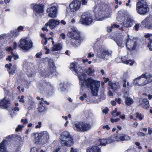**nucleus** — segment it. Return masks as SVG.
<instances>
[{"label":"nucleus","mask_w":152,"mask_h":152,"mask_svg":"<svg viewBox=\"0 0 152 152\" xmlns=\"http://www.w3.org/2000/svg\"><path fill=\"white\" fill-rule=\"evenodd\" d=\"M136 117L138 118L140 120H141L143 118V116L141 114L139 113H136Z\"/></svg>","instance_id":"obj_41"},{"label":"nucleus","mask_w":152,"mask_h":152,"mask_svg":"<svg viewBox=\"0 0 152 152\" xmlns=\"http://www.w3.org/2000/svg\"><path fill=\"white\" fill-rule=\"evenodd\" d=\"M68 35L71 38V43L74 47L79 46L84 40L80 35V31L76 27H71Z\"/></svg>","instance_id":"obj_3"},{"label":"nucleus","mask_w":152,"mask_h":152,"mask_svg":"<svg viewBox=\"0 0 152 152\" xmlns=\"http://www.w3.org/2000/svg\"><path fill=\"white\" fill-rule=\"evenodd\" d=\"M33 7L34 12L37 14L41 13L44 11V7L42 4H35Z\"/></svg>","instance_id":"obj_20"},{"label":"nucleus","mask_w":152,"mask_h":152,"mask_svg":"<svg viewBox=\"0 0 152 152\" xmlns=\"http://www.w3.org/2000/svg\"><path fill=\"white\" fill-rule=\"evenodd\" d=\"M94 70L91 67H89L86 71V72L90 76H93L94 75Z\"/></svg>","instance_id":"obj_38"},{"label":"nucleus","mask_w":152,"mask_h":152,"mask_svg":"<svg viewBox=\"0 0 152 152\" xmlns=\"http://www.w3.org/2000/svg\"><path fill=\"white\" fill-rule=\"evenodd\" d=\"M144 97L145 98L146 96H147L148 97L149 99H150L152 98V95L149 94L147 95V94L146 93L143 94Z\"/></svg>","instance_id":"obj_48"},{"label":"nucleus","mask_w":152,"mask_h":152,"mask_svg":"<svg viewBox=\"0 0 152 152\" xmlns=\"http://www.w3.org/2000/svg\"><path fill=\"white\" fill-rule=\"evenodd\" d=\"M129 77V75L128 72H126L124 73L123 77L125 78H127Z\"/></svg>","instance_id":"obj_52"},{"label":"nucleus","mask_w":152,"mask_h":152,"mask_svg":"<svg viewBox=\"0 0 152 152\" xmlns=\"http://www.w3.org/2000/svg\"><path fill=\"white\" fill-rule=\"evenodd\" d=\"M119 134L118 135H113L108 138V141L111 142H114L116 141H120L119 138Z\"/></svg>","instance_id":"obj_32"},{"label":"nucleus","mask_w":152,"mask_h":152,"mask_svg":"<svg viewBox=\"0 0 152 152\" xmlns=\"http://www.w3.org/2000/svg\"><path fill=\"white\" fill-rule=\"evenodd\" d=\"M136 10L138 13L144 15L148 12L149 9L147 3L139 1L136 5Z\"/></svg>","instance_id":"obj_6"},{"label":"nucleus","mask_w":152,"mask_h":152,"mask_svg":"<svg viewBox=\"0 0 152 152\" xmlns=\"http://www.w3.org/2000/svg\"><path fill=\"white\" fill-rule=\"evenodd\" d=\"M137 134L139 136H144L145 135V134L142 132H138L137 133Z\"/></svg>","instance_id":"obj_53"},{"label":"nucleus","mask_w":152,"mask_h":152,"mask_svg":"<svg viewBox=\"0 0 152 152\" xmlns=\"http://www.w3.org/2000/svg\"><path fill=\"white\" fill-rule=\"evenodd\" d=\"M73 128L77 132H85L90 129L91 125L88 122H77L73 124Z\"/></svg>","instance_id":"obj_5"},{"label":"nucleus","mask_w":152,"mask_h":152,"mask_svg":"<svg viewBox=\"0 0 152 152\" xmlns=\"http://www.w3.org/2000/svg\"><path fill=\"white\" fill-rule=\"evenodd\" d=\"M87 152H101V151L99 147L94 145L89 147L87 149Z\"/></svg>","instance_id":"obj_28"},{"label":"nucleus","mask_w":152,"mask_h":152,"mask_svg":"<svg viewBox=\"0 0 152 152\" xmlns=\"http://www.w3.org/2000/svg\"><path fill=\"white\" fill-rule=\"evenodd\" d=\"M152 44V39H150V43L148 45V47L149 48V50L150 51L152 50V48H151V44Z\"/></svg>","instance_id":"obj_46"},{"label":"nucleus","mask_w":152,"mask_h":152,"mask_svg":"<svg viewBox=\"0 0 152 152\" xmlns=\"http://www.w3.org/2000/svg\"><path fill=\"white\" fill-rule=\"evenodd\" d=\"M127 16V12L124 10H121L118 11L117 18L119 22H122Z\"/></svg>","instance_id":"obj_22"},{"label":"nucleus","mask_w":152,"mask_h":152,"mask_svg":"<svg viewBox=\"0 0 152 152\" xmlns=\"http://www.w3.org/2000/svg\"><path fill=\"white\" fill-rule=\"evenodd\" d=\"M81 2L79 1H74L69 4V7L72 12H75L78 10L80 8Z\"/></svg>","instance_id":"obj_16"},{"label":"nucleus","mask_w":152,"mask_h":152,"mask_svg":"<svg viewBox=\"0 0 152 152\" xmlns=\"http://www.w3.org/2000/svg\"><path fill=\"white\" fill-rule=\"evenodd\" d=\"M139 106L147 109L149 107V102L147 99L144 97L140 99L139 101Z\"/></svg>","instance_id":"obj_21"},{"label":"nucleus","mask_w":152,"mask_h":152,"mask_svg":"<svg viewBox=\"0 0 152 152\" xmlns=\"http://www.w3.org/2000/svg\"><path fill=\"white\" fill-rule=\"evenodd\" d=\"M143 74L145 76L146 85L152 82V75L148 73H144Z\"/></svg>","instance_id":"obj_30"},{"label":"nucleus","mask_w":152,"mask_h":152,"mask_svg":"<svg viewBox=\"0 0 152 152\" xmlns=\"http://www.w3.org/2000/svg\"><path fill=\"white\" fill-rule=\"evenodd\" d=\"M121 22V24L123 25L124 27H129L133 25V20L131 18L127 16L122 22Z\"/></svg>","instance_id":"obj_18"},{"label":"nucleus","mask_w":152,"mask_h":152,"mask_svg":"<svg viewBox=\"0 0 152 152\" xmlns=\"http://www.w3.org/2000/svg\"><path fill=\"white\" fill-rule=\"evenodd\" d=\"M120 141L128 140L130 139L131 138L129 136L126 135H121L119 134Z\"/></svg>","instance_id":"obj_35"},{"label":"nucleus","mask_w":152,"mask_h":152,"mask_svg":"<svg viewBox=\"0 0 152 152\" xmlns=\"http://www.w3.org/2000/svg\"><path fill=\"white\" fill-rule=\"evenodd\" d=\"M136 42L135 39H132L128 38L127 40L126 46L128 50L131 51L134 50L136 46Z\"/></svg>","instance_id":"obj_15"},{"label":"nucleus","mask_w":152,"mask_h":152,"mask_svg":"<svg viewBox=\"0 0 152 152\" xmlns=\"http://www.w3.org/2000/svg\"><path fill=\"white\" fill-rule=\"evenodd\" d=\"M24 27L22 26H20L18 28V31H22L23 30Z\"/></svg>","instance_id":"obj_51"},{"label":"nucleus","mask_w":152,"mask_h":152,"mask_svg":"<svg viewBox=\"0 0 152 152\" xmlns=\"http://www.w3.org/2000/svg\"><path fill=\"white\" fill-rule=\"evenodd\" d=\"M140 27L139 24H136L134 27L136 31H138V29Z\"/></svg>","instance_id":"obj_57"},{"label":"nucleus","mask_w":152,"mask_h":152,"mask_svg":"<svg viewBox=\"0 0 152 152\" xmlns=\"http://www.w3.org/2000/svg\"><path fill=\"white\" fill-rule=\"evenodd\" d=\"M70 69L72 70H74V74L77 76L78 77L79 75H80L81 74L84 72L83 70L75 62H73L71 64Z\"/></svg>","instance_id":"obj_11"},{"label":"nucleus","mask_w":152,"mask_h":152,"mask_svg":"<svg viewBox=\"0 0 152 152\" xmlns=\"http://www.w3.org/2000/svg\"><path fill=\"white\" fill-rule=\"evenodd\" d=\"M118 28L119 27V26L118 25L115 23L111 27L108 26L107 27V30L108 32H110L112 31V29L113 28Z\"/></svg>","instance_id":"obj_40"},{"label":"nucleus","mask_w":152,"mask_h":152,"mask_svg":"<svg viewBox=\"0 0 152 152\" xmlns=\"http://www.w3.org/2000/svg\"><path fill=\"white\" fill-rule=\"evenodd\" d=\"M12 66V64L11 63H9V64H6L5 66L6 68L8 69V71L10 74L13 75L15 73L16 67L15 65H14L12 68H11Z\"/></svg>","instance_id":"obj_25"},{"label":"nucleus","mask_w":152,"mask_h":152,"mask_svg":"<svg viewBox=\"0 0 152 152\" xmlns=\"http://www.w3.org/2000/svg\"><path fill=\"white\" fill-rule=\"evenodd\" d=\"M62 45L60 44H56L53 45V47L50 48L51 51H58L60 50L62 48Z\"/></svg>","instance_id":"obj_31"},{"label":"nucleus","mask_w":152,"mask_h":152,"mask_svg":"<svg viewBox=\"0 0 152 152\" xmlns=\"http://www.w3.org/2000/svg\"><path fill=\"white\" fill-rule=\"evenodd\" d=\"M60 139L61 144L63 146H70L73 144L72 137L67 131H64L61 134Z\"/></svg>","instance_id":"obj_4"},{"label":"nucleus","mask_w":152,"mask_h":152,"mask_svg":"<svg viewBox=\"0 0 152 152\" xmlns=\"http://www.w3.org/2000/svg\"><path fill=\"white\" fill-rule=\"evenodd\" d=\"M21 122L22 123H23V124H27L28 122L27 121V119L26 118L25 119V120L22 119L21 120Z\"/></svg>","instance_id":"obj_63"},{"label":"nucleus","mask_w":152,"mask_h":152,"mask_svg":"<svg viewBox=\"0 0 152 152\" xmlns=\"http://www.w3.org/2000/svg\"><path fill=\"white\" fill-rule=\"evenodd\" d=\"M23 127V125H19L18 126V127L16 128L15 130L17 132H18Z\"/></svg>","instance_id":"obj_44"},{"label":"nucleus","mask_w":152,"mask_h":152,"mask_svg":"<svg viewBox=\"0 0 152 152\" xmlns=\"http://www.w3.org/2000/svg\"><path fill=\"white\" fill-rule=\"evenodd\" d=\"M11 54L12 55V57H14V59L15 60H16L18 59L19 58L18 56V55H15L13 53V51L11 52Z\"/></svg>","instance_id":"obj_45"},{"label":"nucleus","mask_w":152,"mask_h":152,"mask_svg":"<svg viewBox=\"0 0 152 152\" xmlns=\"http://www.w3.org/2000/svg\"><path fill=\"white\" fill-rule=\"evenodd\" d=\"M19 47L23 50H28L32 46V42L30 39L26 38L21 39L20 40Z\"/></svg>","instance_id":"obj_8"},{"label":"nucleus","mask_w":152,"mask_h":152,"mask_svg":"<svg viewBox=\"0 0 152 152\" xmlns=\"http://www.w3.org/2000/svg\"><path fill=\"white\" fill-rule=\"evenodd\" d=\"M6 50L7 51H12V50H13V49L11 47H9L8 48H7L6 49Z\"/></svg>","instance_id":"obj_61"},{"label":"nucleus","mask_w":152,"mask_h":152,"mask_svg":"<svg viewBox=\"0 0 152 152\" xmlns=\"http://www.w3.org/2000/svg\"><path fill=\"white\" fill-rule=\"evenodd\" d=\"M56 4H53L51 7L48 8L47 12L48 13V16L52 18H56L57 16V6Z\"/></svg>","instance_id":"obj_12"},{"label":"nucleus","mask_w":152,"mask_h":152,"mask_svg":"<svg viewBox=\"0 0 152 152\" xmlns=\"http://www.w3.org/2000/svg\"><path fill=\"white\" fill-rule=\"evenodd\" d=\"M32 137L33 138L34 141L36 144H38L41 139V137H40L39 133H35L32 134Z\"/></svg>","instance_id":"obj_33"},{"label":"nucleus","mask_w":152,"mask_h":152,"mask_svg":"<svg viewBox=\"0 0 152 152\" xmlns=\"http://www.w3.org/2000/svg\"><path fill=\"white\" fill-rule=\"evenodd\" d=\"M133 102V101L132 99L130 97H127L125 99V104L128 106H130Z\"/></svg>","instance_id":"obj_37"},{"label":"nucleus","mask_w":152,"mask_h":152,"mask_svg":"<svg viewBox=\"0 0 152 152\" xmlns=\"http://www.w3.org/2000/svg\"><path fill=\"white\" fill-rule=\"evenodd\" d=\"M112 52L109 51L103 48H99L97 52V56L100 58L107 60L111 56Z\"/></svg>","instance_id":"obj_7"},{"label":"nucleus","mask_w":152,"mask_h":152,"mask_svg":"<svg viewBox=\"0 0 152 152\" xmlns=\"http://www.w3.org/2000/svg\"><path fill=\"white\" fill-rule=\"evenodd\" d=\"M120 119L119 118H117L116 119H113L111 118V121L112 123H114V122H117L118 121L120 120Z\"/></svg>","instance_id":"obj_50"},{"label":"nucleus","mask_w":152,"mask_h":152,"mask_svg":"<svg viewBox=\"0 0 152 152\" xmlns=\"http://www.w3.org/2000/svg\"><path fill=\"white\" fill-rule=\"evenodd\" d=\"M38 111L40 112L44 111L45 110V107L44 105V104L42 102H40L37 108Z\"/></svg>","instance_id":"obj_36"},{"label":"nucleus","mask_w":152,"mask_h":152,"mask_svg":"<svg viewBox=\"0 0 152 152\" xmlns=\"http://www.w3.org/2000/svg\"><path fill=\"white\" fill-rule=\"evenodd\" d=\"M78 151L77 148H74L72 147L70 148V152H77Z\"/></svg>","instance_id":"obj_47"},{"label":"nucleus","mask_w":152,"mask_h":152,"mask_svg":"<svg viewBox=\"0 0 152 152\" xmlns=\"http://www.w3.org/2000/svg\"><path fill=\"white\" fill-rule=\"evenodd\" d=\"M40 137H41V139L44 140L45 141L49 138V135L48 133L46 131H43L39 133Z\"/></svg>","instance_id":"obj_29"},{"label":"nucleus","mask_w":152,"mask_h":152,"mask_svg":"<svg viewBox=\"0 0 152 152\" xmlns=\"http://www.w3.org/2000/svg\"><path fill=\"white\" fill-rule=\"evenodd\" d=\"M92 16L90 14L84 13L81 17L79 23L83 25H89L93 22Z\"/></svg>","instance_id":"obj_9"},{"label":"nucleus","mask_w":152,"mask_h":152,"mask_svg":"<svg viewBox=\"0 0 152 152\" xmlns=\"http://www.w3.org/2000/svg\"><path fill=\"white\" fill-rule=\"evenodd\" d=\"M110 142L108 141V139H100L96 141V143L97 145L105 146L107 144L110 143Z\"/></svg>","instance_id":"obj_27"},{"label":"nucleus","mask_w":152,"mask_h":152,"mask_svg":"<svg viewBox=\"0 0 152 152\" xmlns=\"http://www.w3.org/2000/svg\"><path fill=\"white\" fill-rule=\"evenodd\" d=\"M86 75L84 72L79 75V84L81 87H84L89 88L93 96H96L100 87L99 82L90 77L86 79Z\"/></svg>","instance_id":"obj_1"},{"label":"nucleus","mask_w":152,"mask_h":152,"mask_svg":"<svg viewBox=\"0 0 152 152\" xmlns=\"http://www.w3.org/2000/svg\"><path fill=\"white\" fill-rule=\"evenodd\" d=\"M148 29H152V15H149L142 22Z\"/></svg>","instance_id":"obj_17"},{"label":"nucleus","mask_w":152,"mask_h":152,"mask_svg":"<svg viewBox=\"0 0 152 152\" xmlns=\"http://www.w3.org/2000/svg\"><path fill=\"white\" fill-rule=\"evenodd\" d=\"M108 85L110 88L114 91L120 88V86L118 83H113L111 81H109Z\"/></svg>","instance_id":"obj_26"},{"label":"nucleus","mask_w":152,"mask_h":152,"mask_svg":"<svg viewBox=\"0 0 152 152\" xmlns=\"http://www.w3.org/2000/svg\"><path fill=\"white\" fill-rule=\"evenodd\" d=\"M12 56H9L8 57L6 58V60L7 61H12Z\"/></svg>","instance_id":"obj_56"},{"label":"nucleus","mask_w":152,"mask_h":152,"mask_svg":"<svg viewBox=\"0 0 152 152\" xmlns=\"http://www.w3.org/2000/svg\"><path fill=\"white\" fill-rule=\"evenodd\" d=\"M87 97V95L86 94L84 93L83 94L82 96H81L80 97V99L81 101H83Z\"/></svg>","instance_id":"obj_42"},{"label":"nucleus","mask_w":152,"mask_h":152,"mask_svg":"<svg viewBox=\"0 0 152 152\" xmlns=\"http://www.w3.org/2000/svg\"><path fill=\"white\" fill-rule=\"evenodd\" d=\"M123 36L120 34H118V37L114 38V40L117 43L118 46L120 48L124 47V43L123 42Z\"/></svg>","instance_id":"obj_24"},{"label":"nucleus","mask_w":152,"mask_h":152,"mask_svg":"<svg viewBox=\"0 0 152 152\" xmlns=\"http://www.w3.org/2000/svg\"><path fill=\"white\" fill-rule=\"evenodd\" d=\"M60 36L61 37V38L63 39H65V34L62 33L60 34Z\"/></svg>","instance_id":"obj_60"},{"label":"nucleus","mask_w":152,"mask_h":152,"mask_svg":"<svg viewBox=\"0 0 152 152\" xmlns=\"http://www.w3.org/2000/svg\"><path fill=\"white\" fill-rule=\"evenodd\" d=\"M11 36L13 38L17 37L18 34V33L16 32L13 31L11 33Z\"/></svg>","instance_id":"obj_43"},{"label":"nucleus","mask_w":152,"mask_h":152,"mask_svg":"<svg viewBox=\"0 0 152 152\" xmlns=\"http://www.w3.org/2000/svg\"><path fill=\"white\" fill-rule=\"evenodd\" d=\"M39 89L41 93L48 95L51 92L52 88L50 85L44 83L39 87Z\"/></svg>","instance_id":"obj_13"},{"label":"nucleus","mask_w":152,"mask_h":152,"mask_svg":"<svg viewBox=\"0 0 152 152\" xmlns=\"http://www.w3.org/2000/svg\"><path fill=\"white\" fill-rule=\"evenodd\" d=\"M48 26H46V24H45V26L42 28V29L43 31H48V29L47 28V27Z\"/></svg>","instance_id":"obj_54"},{"label":"nucleus","mask_w":152,"mask_h":152,"mask_svg":"<svg viewBox=\"0 0 152 152\" xmlns=\"http://www.w3.org/2000/svg\"><path fill=\"white\" fill-rule=\"evenodd\" d=\"M7 34H2L0 35V40L5 38L6 37H7Z\"/></svg>","instance_id":"obj_49"},{"label":"nucleus","mask_w":152,"mask_h":152,"mask_svg":"<svg viewBox=\"0 0 152 152\" xmlns=\"http://www.w3.org/2000/svg\"><path fill=\"white\" fill-rule=\"evenodd\" d=\"M60 89L62 92L65 91L66 90V86L65 84L61 83L60 84Z\"/></svg>","instance_id":"obj_39"},{"label":"nucleus","mask_w":152,"mask_h":152,"mask_svg":"<svg viewBox=\"0 0 152 152\" xmlns=\"http://www.w3.org/2000/svg\"><path fill=\"white\" fill-rule=\"evenodd\" d=\"M121 60L123 63L127 64H129L130 66H132L134 63V62L131 60H126L125 57H124L121 58Z\"/></svg>","instance_id":"obj_34"},{"label":"nucleus","mask_w":152,"mask_h":152,"mask_svg":"<svg viewBox=\"0 0 152 152\" xmlns=\"http://www.w3.org/2000/svg\"><path fill=\"white\" fill-rule=\"evenodd\" d=\"M24 96H21L20 99L19 100V102H21L22 103H24Z\"/></svg>","instance_id":"obj_59"},{"label":"nucleus","mask_w":152,"mask_h":152,"mask_svg":"<svg viewBox=\"0 0 152 152\" xmlns=\"http://www.w3.org/2000/svg\"><path fill=\"white\" fill-rule=\"evenodd\" d=\"M10 105V101L5 97L0 101V107L7 109Z\"/></svg>","instance_id":"obj_23"},{"label":"nucleus","mask_w":152,"mask_h":152,"mask_svg":"<svg viewBox=\"0 0 152 152\" xmlns=\"http://www.w3.org/2000/svg\"><path fill=\"white\" fill-rule=\"evenodd\" d=\"M94 11L97 20L101 21L109 17L112 10L108 7L99 4L94 8Z\"/></svg>","instance_id":"obj_2"},{"label":"nucleus","mask_w":152,"mask_h":152,"mask_svg":"<svg viewBox=\"0 0 152 152\" xmlns=\"http://www.w3.org/2000/svg\"><path fill=\"white\" fill-rule=\"evenodd\" d=\"M145 75L143 74L140 76L137 77L133 80V83L135 86H143L146 85L145 78Z\"/></svg>","instance_id":"obj_10"},{"label":"nucleus","mask_w":152,"mask_h":152,"mask_svg":"<svg viewBox=\"0 0 152 152\" xmlns=\"http://www.w3.org/2000/svg\"><path fill=\"white\" fill-rule=\"evenodd\" d=\"M12 135H9L0 143V152H7L6 146L10 142V140L12 139Z\"/></svg>","instance_id":"obj_14"},{"label":"nucleus","mask_w":152,"mask_h":152,"mask_svg":"<svg viewBox=\"0 0 152 152\" xmlns=\"http://www.w3.org/2000/svg\"><path fill=\"white\" fill-rule=\"evenodd\" d=\"M31 152H37V149L35 148H32L31 149Z\"/></svg>","instance_id":"obj_64"},{"label":"nucleus","mask_w":152,"mask_h":152,"mask_svg":"<svg viewBox=\"0 0 152 152\" xmlns=\"http://www.w3.org/2000/svg\"><path fill=\"white\" fill-rule=\"evenodd\" d=\"M152 36V34H150L149 33H148L145 35V37L146 38H149L150 37H151Z\"/></svg>","instance_id":"obj_62"},{"label":"nucleus","mask_w":152,"mask_h":152,"mask_svg":"<svg viewBox=\"0 0 152 152\" xmlns=\"http://www.w3.org/2000/svg\"><path fill=\"white\" fill-rule=\"evenodd\" d=\"M41 124H42L41 122H40V121L39 122H38V124L37 125L35 126V128H36V129H37V128H40L41 127Z\"/></svg>","instance_id":"obj_55"},{"label":"nucleus","mask_w":152,"mask_h":152,"mask_svg":"<svg viewBox=\"0 0 152 152\" xmlns=\"http://www.w3.org/2000/svg\"><path fill=\"white\" fill-rule=\"evenodd\" d=\"M60 24L59 21L55 19H50L46 23V26H48L51 29L55 28Z\"/></svg>","instance_id":"obj_19"},{"label":"nucleus","mask_w":152,"mask_h":152,"mask_svg":"<svg viewBox=\"0 0 152 152\" xmlns=\"http://www.w3.org/2000/svg\"><path fill=\"white\" fill-rule=\"evenodd\" d=\"M42 53L40 52L39 53H37L36 55V56L37 58H40L41 57V56L42 55Z\"/></svg>","instance_id":"obj_58"}]
</instances>
